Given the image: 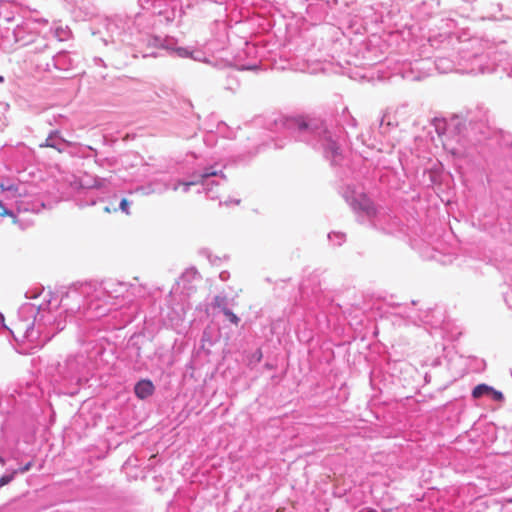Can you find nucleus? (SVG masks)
Here are the masks:
<instances>
[{
    "mask_svg": "<svg viewBox=\"0 0 512 512\" xmlns=\"http://www.w3.org/2000/svg\"><path fill=\"white\" fill-rule=\"evenodd\" d=\"M386 119L387 117L384 115L380 120L379 129L381 134H386L390 130L391 122L389 120L386 121Z\"/></svg>",
    "mask_w": 512,
    "mask_h": 512,
    "instance_id": "35",
    "label": "nucleus"
},
{
    "mask_svg": "<svg viewBox=\"0 0 512 512\" xmlns=\"http://www.w3.org/2000/svg\"><path fill=\"white\" fill-rule=\"evenodd\" d=\"M42 302L24 303L18 309V321L16 330L23 333V337L29 341L37 340L38 316L43 311Z\"/></svg>",
    "mask_w": 512,
    "mask_h": 512,
    "instance_id": "14",
    "label": "nucleus"
},
{
    "mask_svg": "<svg viewBox=\"0 0 512 512\" xmlns=\"http://www.w3.org/2000/svg\"><path fill=\"white\" fill-rule=\"evenodd\" d=\"M505 302L507 303L509 308L512 310V290L507 293V295L505 297Z\"/></svg>",
    "mask_w": 512,
    "mask_h": 512,
    "instance_id": "39",
    "label": "nucleus"
},
{
    "mask_svg": "<svg viewBox=\"0 0 512 512\" xmlns=\"http://www.w3.org/2000/svg\"><path fill=\"white\" fill-rule=\"evenodd\" d=\"M147 43V48L151 51L143 54V57H158L161 55L159 51H166L169 55L179 58H191L196 61L205 60L202 51L191 49L190 47L178 46V40L170 36L147 35L143 39Z\"/></svg>",
    "mask_w": 512,
    "mask_h": 512,
    "instance_id": "8",
    "label": "nucleus"
},
{
    "mask_svg": "<svg viewBox=\"0 0 512 512\" xmlns=\"http://www.w3.org/2000/svg\"><path fill=\"white\" fill-rule=\"evenodd\" d=\"M82 283L78 286L74 285L70 287L58 301L56 298H53L55 302V308H61L67 315H74L76 313L82 314L89 320L98 319L99 317L89 316L88 304L90 300L93 298L92 293L84 294L82 293L83 285Z\"/></svg>",
    "mask_w": 512,
    "mask_h": 512,
    "instance_id": "11",
    "label": "nucleus"
},
{
    "mask_svg": "<svg viewBox=\"0 0 512 512\" xmlns=\"http://www.w3.org/2000/svg\"><path fill=\"white\" fill-rule=\"evenodd\" d=\"M199 278H200V274L198 273L196 268H189L185 272L182 273V275L180 277V281L184 284L185 289H190L191 286H186L185 283L186 282L191 283L195 279H199Z\"/></svg>",
    "mask_w": 512,
    "mask_h": 512,
    "instance_id": "28",
    "label": "nucleus"
},
{
    "mask_svg": "<svg viewBox=\"0 0 512 512\" xmlns=\"http://www.w3.org/2000/svg\"><path fill=\"white\" fill-rule=\"evenodd\" d=\"M105 30L107 37L101 38L105 45L112 43L116 46H131L139 37L134 19L125 15H116L106 19Z\"/></svg>",
    "mask_w": 512,
    "mask_h": 512,
    "instance_id": "7",
    "label": "nucleus"
},
{
    "mask_svg": "<svg viewBox=\"0 0 512 512\" xmlns=\"http://www.w3.org/2000/svg\"><path fill=\"white\" fill-rule=\"evenodd\" d=\"M133 285L116 279H107L101 283H85L82 293H92L93 298L88 304L89 316L104 317L112 309H116L117 299L132 300L134 293L131 291Z\"/></svg>",
    "mask_w": 512,
    "mask_h": 512,
    "instance_id": "5",
    "label": "nucleus"
},
{
    "mask_svg": "<svg viewBox=\"0 0 512 512\" xmlns=\"http://www.w3.org/2000/svg\"><path fill=\"white\" fill-rule=\"evenodd\" d=\"M496 7H497V9H498L499 11H501L503 6H502V4H501V3H497V4H496Z\"/></svg>",
    "mask_w": 512,
    "mask_h": 512,
    "instance_id": "50",
    "label": "nucleus"
},
{
    "mask_svg": "<svg viewBox=\"0 0 512 512\" xmlns=\"http://www.w3.org/2000/svg\"><path fill=\"white\" fill-rule=\"evenodd\" d=\"M329 7V2L317 1L315 3H310L307 5L306 13L312 21H322L326 18Z\"/></svg>",
    "mask_w": 512,
    "mask_h": 512,
    "instance_id": "22",
    "label": "nucleus"
},
{
    "mask_svg": "<svg viewBox=\"0 0 512 512\" xmlns=\"http://www.w3.org/2000/svg\"><path fill=\"white\" fill-rule=\"evenodd\" d=\"M433 125L439 136H446L464 148L490 139L497 133L490 124L488 109L482 105L468 109L464 115H455L449 121L435 118Z\"/></svg>",
    "mask_w": 512,
    "mask_h": 512,
    "instance_id": "2",
    "label": "nucleus"
},
{
    "mask_svg": "<svg viewBox=\"0 0 512 512\" xmlns=\"http://www.w3.org/2000/svg\"><path fill=\"white\" fill-rule=\"evenodd\" d=\"M358 512H377V511L375 509H373V508H364V509H361Z\"/></svg>",
    "mask_w": 512,
    "mask_h": 512,
    "instance_id": "44",
    "label": "nucleus"
},
{
    "mask_svg": "<svg viewBox=\"0 0 512 512\" xmlns=\"http://www.w3.org/2000/svg\"><path fill=\"white\" fill-rule=\"evenodd\" d=\"M42 301V307L44 308L38 316L37 329V340L44 343L50 341L57 333L65 328V321L60 318L61 312L56 314L58 308H55V302L49 292Z\"/></svg>",
    "mask_w": 512,
    "mask_h": 512,
    "instance_id": "10",
    "label": "nucleus"
},
{
    "mask_svg": "<svg viewBox=\"0 0 512 512\" xmlns=\"http://www.w3.org/2000/svg\"><path fill=\"white\" fill-rule=\"evenodd\" d=\"M44 48H48V44H47V43H45V44L43 45V48L36 47V50H37V51H42Z\"/></svg>",
    "mask_w": 512,
    "mask_h": 512,
    "instance_id": "48",
    "label": "nucleus"
},
{
    "mask_svg": "<svg viewBox=\"0 0 512 512\" xmlns=\"http://www.w3.org/2000/svg\"><path fill=\"white\" fill-rule=\"evenodd\" d=\"M472 397L474 399L486 398L494 402H502L504 400V395L501 391L485 383L478 384L473 388Z\"/></svg>",
    "mask_w": 512,
    "mask_h": 512,
    "instance_id": "21",
    "label": "nucleus"
},
{
    "mask_svg": "<svg viewBox=\"0 0 512 512\" xmlns=\"http://www.w3.org/2000/svg\"><path fill=\"white\" fill-rule=\"evenodd\" d=\"M199 253H200V255L205 256L210 261L211 264H217V262L220 261L219 257H217V256L212 257L210 250L207 248L200 249Z\"/></svg>",
    "mask_w": 512,
    "mask_h": 512,
    "instance_id": "36",
    "label": "nucleus"
},
{
    "mask_svg": "<svg viewBox=\"0 0 512 512\" xmlns=\"http://www.w3.org/2000/svg\"><path fill=\"white\" fill-rule=\"evenodd\" d=\"M211 306L214 309H219L222 313L229 310V299L225 294H217L213 297Z\"/></svg>",
    "mask_w": 512,
    "mask_h": 512,
    "instance_id": "26",
    "label": "nucleus"
},
{
    "mask_svg": "<svg viewBox=\"0 0 512 512\" xmlns=\"http://www.w3.org/2000/svg\"><path fill=\"white\" fill-rule=\"evenodd\" d=\"M0 325L5 327V324H4V315L2 313H0Z\"/></svg>",
    "mask_w": 512,
    "mask_h": 512,
    "instance_id": "45",
    "label": "nucleus"
},
{
    "mask_svg": "<svg viewBox=\"0 0 512 512\" xmlns=\"http://www.w3.org/2000/svg\"><path fill=\"white\" fill-rule=\"evenodd\" d=\"M146 8H151L155 14H165L167 0H140Z\"/></svg>",
    "mask_w": 512,
    "mask_h": 512,
    "instance_id": "25",
    "label": "nucleus"
},
{
    "mask_svg": "<svg viewBox=\"0 0 512 512\" xmlns=\"http://www.w3.org/2000/svg\"><path fill=\"white\" fill-rule=\"evenodd\" d=\"M381 60L363 63L357 65L355 63L354 68H348L347 74L351 79L358 81H373L377 76L378 79L382 78L379 73L381 69L379 67Z\"/></svg>",
    "mask_w": 512,
    "mask_h": 512,
    "instance_id": "18",
    "label": "nucleus"
},
{
    "mask_svg": "<svg viewBox=\"0 0 512 512\" xmlns=\"http://www.w3.org/2000/svg\"><path fill=\"white\" fill-rule=\"evenodd\" d=\"M103 181H104V179L96 178L95 181H94L95 182L94 187L95 188L101 187Z\"/></svg>",
    "mask_w": 512,
    "mask_h": 512,
    "instance_id": "43",
    "label": "nucleus"
},
{
    "mask_svg": "<svg viewBox=\"0 0 512 512\" xmlns=\"http://www.w3.org/2000/svg\"><path fill=\"white\" fill-rule=\"evenodd\" d=\"M19 19L20 22L12 30L8 27L6 28L5 35L3 36L4 42L8 43L13 50L35 42L40 27L48 25V21L44 18L22 19L19 17Z\"/></svg>",
    "mask_w": 512,
    "mask_h": 512,
    "instance_id": "9",
    "label": "nucleus"
},
{
    "mask_svg": "<svg viewBox=\"0 0 512 512\" xmlns=\"http://www.w3.org/2000/svg\"><path fill=\"white\" fill-rule=\"evenodd\" d=\"M223 315L226 317V319L233 325L238 326L240 323V318L231 310H226Z\"/></svg>",
    "mask_w": 512,
    "mask_h": 512,
    "instance_id": "34",
    "label": "nucleus"
},
{
    "mask_svg": "<svg viewBox=\"0 0 512 512\" xmlns=\"http://www.w3.org/2000/svg\"><path fill=\"white\" fill-rule=\"evenodd\" d=\"M130 205H131V202H130L128 199H126V198H124V197H123V198H121V199H120V201L118 202V206H117V207L114 205V203H113V202H111V203H110V205H106V206H104L103 210H104L105 212H110V211H111V209H112L113 211L120 210V211H122L123 213H125V214L129 215V214H130V211H129V207H130Z\"/></svg>",
    "mask_w": 512,
    "mask_h": 512,
    "instance_id": "27",
    "label": "nucleus"
},
{
    "mask_svg": "<svg viewBox=\"0 0 512 512\" xmlns=\"http://www.w3.org/2000/svg\"><path fill=\"white\" fill-rule=\"evenodd\" d=\"M234 66L240 71L257 72L262 69L255 45L245 42V47L234 57Z\"/></svg>",
    "mask_w": 512,
    "mask_h": 512,
    "instance_id": "17",
    "label": "nucleus"
},
{
    "mask_svg": "<svg viewBox=\"0 0 512 512\" xmlns=\"http://www.w3.org/2000/svg\"><path fill=\"white\" fill-rule=\"evenodd\" d=\"M260 122H262L261 119H256V123H260Z\"/></svg>",
    "mask_w": 512,
    "mask_h": 512,
    "instance_id": "55",
    "label": "nucleus"
},
{
    "mask_svg": "<svg viewBox=\"0 0 512 512\" xmlns=\"http://www.w3.org/2000/svg\"><path fill=\"white\" fill-rule=\"evenodd\" d=\"M74 63L75 61L69 52L60 51L52 56L51 62L46 63L45 70L51 71V67H54L60 71H68L74 67Z\"/></svg>",
    "mask_w": 512,
    "mask_h": 512,
    "instance_id": "20",
    "label": "nucleus"
},
{
    "mask_svg": "<svg viewBox=\"0 0 512 512\" xmlns=\"http://www.w3.org/2000/svg\"><path fill=\"white\" fill-rule=\"evenodd\" d=\"M55 34H56V36L58 37V39H59V40H62V39H63V38H62V36L58 33V30H56V33H55Z\"/></svg>",
    "mask_w": 512,
    "mask_h": 512,
    "instance_id": "51",
    "label": "nucleus"
},
{
    "mask_svg": "<svg viewBox=\"0 0 512 512\" xmlns=\"http://www.w3.org/2000/svg\"><path fill=\"white\" fill-rule=\"evenodd\" d=\"M438 7L439 3L435 1H424L421 4L416 5L411 13V17L415 23L411 25L406 24L405 26L412 34L417 29L422 31L426 27V21L433 20L436 22L437 17L434 16V13Z\"/></svg>",
    "mask_w": 512,
    "mask_h": 512,
    "instance_id": "16",
    "label": "nucleus"
},
{
    "mask_svg": "<svg viewBox=\"0 0 512 512\" xmlns=\"http://www.w3.org/2000/svg\"><path fill=\"white\" fill-rule=\"evenodd\" d=\"M263 354L260 348L256 349L251 356V361L259 363L262 360Z\"/></svg>",
    "mask_w": 512,
    "mask_h": 512,
    "instance_id": "37",
    "label": "nucleus"
},
{
    "mask_svg": "<svg viewBox=\"0 0 512 512\" xmlns=\"http://www.w3.org/2000/svg\"><path fill=\"white\" fill-rule=\"evenodd\" d=\"M43 294V289H39V288H33V289H29L26 293H25V296L26 298L28 299H32L34 300V302L36 303H41L42 301H38V298Z\"/></svg>",
    "mask_w": 512,
    "mask_h": 512,
    "instance_id": "32",
    "label": "nucleus"
},
{
    "mask_svg": "<svg viewBox=\"0 0 512 512\" xmlns=\"http://www.w3.org/2000/svg\"><path fill=\"white\" fill-rule=\"evenodd\" d=\"M441 23L446 27L442 32L435 33L429 28L427 36V44H423V54L429 59V49L438 52L434 55V66L439 73L457 72L458 67V51L453 52L456 45L461 44L458 37L452 33L454 21L451 19H440Z\"/></svg>",
    "mask_w": 512,
    "mask_h": 512,
    "instance_id": "6",
    "label": "nucleus"
},
{
    "mask_svg": "<svg viewBox=\"0 0 512 512\" xmlns=\"http://www.w3.org/2000/svg\"><path fill=\"white\" fill-rule=\"evenodd\" d=\"M4 213H5L6 215H9V216H14L13 211L8 210V209H5V210H4Z\"/></svg>",
    "mask_w": 512,
    "mask_h": 512,
    "instance_id": "46",
    "label": "nucleus"
},
{
    "mask_svg": "<svg viewBox=\"0 0 512 512\" xmlns=\"http://www.w3.org/2000/svg\"><path fill=\"white\" fill-rule=\"evenodd\" d=\"M436 312H438L437 308L427 310L423 316H420V321H422L424 324H429L433 327L440 325V323L442 322L441 317H439L436 320L433 319V314Z\"/></svg>",
    "mask_w": 512,
    "mask_h": 512,
    "instance_id": "29",
    "label": "nucleus"
},
{
    "mask_svg": "<svg viewBox=\"0 0 512 512\" xmlns=\"http://www.w3.org/2000/svg\"><path fill=\"white\" fill-rule=\"evenodd\" d=\"M31 466H32V463H31V462H28V463H27V464H25L24 466H22V467H20L19 469H17V470H18V473H25V472L29 471V470H30V468H31Z\"/></svg>",
    "mask_w": 512,
    "mask_h": 512,
    "instance_id": "38",
    "label": "nucleus"
},
{
    "mask_svg": "<svg viewBox=\"0 0 512 512\" xmlns=\"http://www.w3.org/2000/svg\"><path fill=\"white\" fill-rule=\"evenodd\" d=\"M425 60H415L414 62H404L395 69L393 75H400L407 81H419L426 77L428 74L423 71L425 66Z\"/></svg>",
    "mask_w": 512,
    "mask_h": 512,
    "instance_id": "19",
    "label": "nucleus"
},
{
    "mask_svg": "<svg viewBox=\"0 0 512 512\" xmlns=\"http://www.w3.org/2000/svg\"><path fill=\"white\" fill-rule=\"evenodd\" d=\"M16 474H18V470H13L10 473L3 474L0 477V487L5 486V485L9 484L10 482H12L14 480Z\"/></svg>",
    "mask_w": 512,
    "mask_h": 512,
    "instance_id": "33",
    "label": "nucleus"
},
{
    "mask_svg": "<svg viewBox=\"0 0 512 512\" xmlns=\"http://www.w3.org/2000/svg\"><path fill=\"white\" fill-rule=\"evenodd\" d=\"M375 22H384L383 16L381 15L380 17H376Z\"/></svg>",
    "mask_w": 512,
    "mask_h": 512,
    "instance_id": "47",
    "label": "nucleus"
},
{
    "mask_svg": "<svg viewBox=\"0 0 512 512\" xmlns=\"http://www.w3.org/2000/svg\"><path fill=\"white\" fill-rule=\"evenodd\" d=\"M155 389L154 383L150 379L144 378L135 383L133 391L139 400H146L155 393Z\"/></svg>",
    "mask_w": 512,
    "mask_h": 512,
    "instance_id": "24",
    "label": "nucleus"
},
{
    "mask_svg": "<svg viewBox=\"0 0 512 512\" xmlns=\"http://www.w3.org/2000/svg\"><path fill=\"white\" fill-rule=\"evenodd\" d=\"M223 166L219 163L203 164L197 163L191 173L187 174L186 180H171L164 183L163 189H153V192H162L168 189L176 191L183 186V191L187 193L191 186L201 185L202 191L210 199H220V192L228 186V179L222 172Z\"/></svg>",
    "mask_w": 512,
    "mask_h": 512,
    "instance_id": "4",
    "label": "nucleus"
},
{
    "mask_svg": "<svg viewBox=\"0 0 512 512\" xmlns=\"http://www.w3.org/2000/svg\"><path fill=\"white\" fill-rule=\"evenodd\" d=\"M202 342L209 341L210 344H212V341L209 339V333L205 330L202 335Z\"/></svg>",
    "mask_w": 512,
    "mask_h": 512,
    "instance_id": "42",
    "label": "nucleus"
},
{
    "mask_svg": "<svg viewBox=\"0 0 512 512\" xmlns=\"http://www.w3.org/2000/svg\"><path fill=\"white\" fill-rule=\"evenodd\" d=\"M328 239L334 246H341L346 241V235L342 232H330Z\"/></svg>",
    "mask_w": 512,
    "mask_h": 512,
    "instance_id": "31",
    "label": "nucleus"
},
{
    "mask_svg": "<svg viewBox=\"0 0 512 512\" xmlns=\"http://www.w3.org/2000/svg\"><path fill=\"white\" fill-rule=\"evenodd\" d=\"M207 138H208V139H211V140H214V135H213V134H210V135H208V137H207Z\"/></svg>",
    "mask_w": 512,
    "mask_h": 512,
    "instance_id": "52",
    "label": "nucleus"
},
{
    "mask_svg": "<svg viewBox=\"0 0 512 512\" xmlns=\"http://www.w3.org/2000/svg\"><path fill=\"white\" fill-rule=\"evenodd\" d=\"M234 203H235V204H239V203H240V200H239V199L234 200Z\"/></svg>",
    "mask_w": 512,
    "mask_h": 512,
    "instance_id": "54",
    "label": "nucleus"
},
{
    "mask_svg": "<svg viewBox=\"0 0 512 512\" xmlns=\"http://www.w3.org/2000/svg\"><path fill=\"white\" fill-rule=\"evenodd\" d=\"M357 140H360L362 142V144H364V139H363V135H357Z\"/></svg>",
    "mask_w": 512,
    "mask_h": 512,
    "instance_id": "49",
    "label": "nucleus"
},
{
    "mask_svg": "<svg viewBox=\"0 0 512 512\" xmlns=\"http://www.w3.org/2000/svg\"><path fill=\"white\" fill-rule=\"evenodd\" d=\"M4 82V77L0 75V83Z\"/></svg>",
    "mask_w": 512,
    "mask_h": 512,
    "instance_id": "53",
    "label": "nucleus"
},
{
    "mask_svg": "<svg viewBox=\"0 0 512 512\" xmlns=\"http://www.w3.org/2000/svg\"><path fill=\"white\" fill-rule=\"evenodd\" d=\"M82 369L83 366L78 357L69 356L63 363L58 364L54 381L63 385L66 394L75 395L82 380Z\"/></svg>",
    "mask_w": 512,
    "mask_h": 512,
    "instance_id": "12",
    "label": "nucleus"
},
{
    "mask_svg": "<svg viewBox=\"0 0 512 512\" xmlns=\"http://www.w3.org/2000/svg\"><path fill=\"white\" fill-rule=\"evenodd\" d=\"M97 191L95 189H89L86 191L85 196L80 199L81 206H93L97 203L96 197Z\"/></svg>",
    "mask_w": 512,
    "mask_h": 512,
    "instance_id": "30",
    "label": "nucleus"
},
{
    "mask_svg": "<svg viewBox=\"0 0 512 512\" xmlns=\"http://www.w3.org/2000/svg\"><path fill=\"white\" fill-rule=\"evenodd\" d=\"M230 277V273L228 271H222L220 272L219 274V278L221 279V281H227Z\"/></svg>",
    "mask_w": 512,
    "mask_h": 512,
    "instance_id": "41",
    "label": "nucleus"
},
{
    "mask_svg": "<svg viewBox=\"0 0 512 512\" xmlns=\"http://www.w3.org/2000/svg\"><path fill=\"white\" fill-rule=\"evenodd\" d=\"M344 124L341 126L334 125L332 121L328 122L320 117H311L307 115L292 116V117H279L273 120H268V135L269 141L264 140L262 143L257 144L254 151H248L244 154H238L234 158L237 164H244L250 161L259 151L262 146L274 148L284 147L282 140L276 138L274 134L281 132L285 136H291L296 141L304 142L311 146L313 149L321 151L323 156L330 160L332 166L341 165L343 161V144L344 125L349 128H356L357 121L350 115L347 108L342 112Z\"/></svg>",
    "mask_w": 512,
    "mask_h": 512,
    "instance_id": "1",
    "label": "nucleus"
},
{
    "mask_svg": "<svg viewBox=\"0 0 512 512\" xmlns=\"http://www.w3.org/2000/svg\"><path fill=\"white\" fill-rule=\"evenodd\" d=\"M339 192L355 212L363 213L369 218L376 216L377 208L374 202L363 192L356 191L353 185L343 184Z\"/></svg>",
    "mask_w": 512,
    "mask_h": 512,
    "instance_id": "15",
    "label": "nucleus"
},
{
    "mask_svg": "<svg viewBox=\"0 0 512 512\" xmlns=\"http://www.w3.org/2000/svg\"><path fill=\"white\" fill-rule=\"evenodd\" d=\"M20 17L18 8L13 3L0 0V26L12 23Z\"/></svg>",
    "mask_w": 512,
    "mask_h": 512,
    "instance_id": "23",
    "label": "nucleus"
},
{
    "mask_svg": "<svg viewBox=\"0 0 512 512\" xmlns=\"http://www.w3.org/2000/svg\"><path fill=\"white\" fill-rule=\"evenodd\" d=\"M459 45L457 73L470 75L497 73L500 77L506 75L512 78V57L509 54L492 49L484 50L474 41Z\"/></svg>",
    "mask_w": 512,
    "mask_h": 512,
    "instance_id": "3",
    "label": "nucleus"
},
{
    "mask_svg": "<svg viewBox=\"0 0 512 512\" xmlns=\"http://www.w3.org/2000/svg\"><path fill=\"white\" fill-rule=\"evenodd\" d=\"M93 63H94L95 65H97V66L106 67L105 62H104V61H103V59H102V58H100V57H94V58H93Z\"/></svg>",
    "mask_w": 512,
    "mask_h": 512,
    "instance_id": "40",
    "label": "nucleus"
},
{
    "mask_svg": "<svg viewBox=\"0 0 512 512\" xmlns=\"http://www.w3.org/2000/svg\"><path fill=\"white\" fill-rule=\"evenodd\" d=\"M39 147L53 148L59 153H67L73 157L88 158L97 155V150L91 146L64 139L58 129L51 130L45 141L41 143Z\"/></svg>",
    "mask_w": 512,
    "mask_h": 512,
    "instance_id": "13",
    "label": "nucleus"
}]
</instances>
